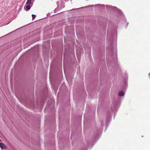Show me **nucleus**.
<instances>
[{"label":"nucleus","mask_w":150,"mask_h":150,"mask_svg":"<svg viewBox=\"0 0 150 150\" xmlns=\"http://www.w3.org/2000/svg\"><path fill=\"white\" fill-rule=\"evenodd\" d=\"M0 147L2 149H6V146H5V144L2 143H0Z\"/></svg>","instance_id":"obj_1"},{"label":"nucleus","mask_w":150,"mask_h":150,"mask_svg":"<svg viewBox=\"0 0 150 150\" xmlns=\"http://www.w3.org/2000/svg\"><path fill=\"white\" fill-rule=\"evenodd\" d=\"M77 57L78 58V54H77Z\"/></svg>","instance_id":"obj_6"},{"label":"nucleus","mask_w":150,"mask_h":150,"mask_svg":"<svg viewBox=\"0 0 150 150\" xmlns=\"http://www.w3.org/2000/svg\"><path fill=\"white\" fill-rule=\"evenodd\" d=\"M149 78H150V73L149 74Z\"/></svg>","instance_id":"obj_7"},{"label":"nucleus","mask_w":150,"mask_h":150,"mask_svg":"<svg viewBox=\"0 0 150 150\" xmlns=\"http://www.w3.org/2000/svg\"><path fill=\"white\" fill-rule=\"evenodd\" d=\"M32 3L31 0H28L26 3L27 4H31Z\"/></svg>","instance_id":"obj_3"},{"label":"nucleus","mask_w":150,"mask_h":150,"mask_svg":"<svg viewBox=\"0 0 150 150\" xmlns=\"http://www.w3.org/2000/svg\"><path fill=\"white\" fill-rule=\"evenodd\" d=\"M32 19L33 20H34L36 16L33 14H32Z\"/></svg>","instance_id":"obj_5"},{"label":"nucleus","mask_w":150,"mask_h":150,"mask_svg":"<svg viewBox=\"0 0 150 150\" xmlns=\"http://www.w3.org/2000/svg\"><path fill=\"white\" fill-rule=\"evenodd\" d=\"M124 93L123 91H120L119 93V95L122 96L124 95Z\"/></svg>","instance_id":"obj_2"},{"label":"nucleus","mask_w":150,"mask_h":150,"mask_svg":"<svg viewBox=\"0 0 150 150\" xmlns=\"http://www.w3.org/2000/svg\"><path fill=\"white\" fill-rule=\"evenodd\" d=\"M30 8V5H27L26 6V8L27 9V10H29Z\"/></svg>","instance_id":"obj_4"}]
</instances>
